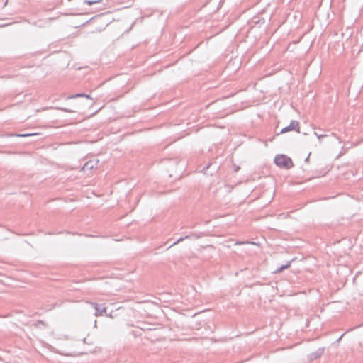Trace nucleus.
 Masks as SVG:
<instances>
[{"label": "nucleus", "mask_w": 363, "mask_h": 363, "mask_svg": "<svg viewBox=\"0 0 363 363\" xmlns=\"http://www.w3.org/2000/svg\"><path fill=\"white\" fill-rule=\"evenodd\" d=\"M274 161L277 167L284 169H290L294 165L291 158L284 154L277 155Z\"/></svg>", "instance_id": "nucleus-1"}, {"label": "nucleus", "mask_w": 363, "mask_h": 363, "mask_svg": "<svg viewBox=\"0 0 363 363\" xmlns=\"http://www.w3.org/2000/svg\"><path fill=\"white\" fill-rule=\"evenodd\" d=\"M95 309V316L108 315L106 314V307L104 304H98L94 302L89 303Z\"/></svg>", "instance_id": "nucleus-2"}, {"label": "nucleus", "mask_w": 363, "mask_h": 363, "mask_svg": "<svg viewBox=\"0 0 363 363\" xmlns=\"http://www.w3.org/2000/svg\"><path fill=\"white\" fill-rule=\"evenodd\" d=\"M291 130H295L296 132H299L298 122H297L296 121H291L290 125L288 127L283 128L280 133H286L287 131H291Z\"/></svg>", "instance_id": "nucleus-3"}, {"label": "nucleus", "mask_w": 363, "mask_h": 363, "mask_svg": "<svg viewBox=\"0 0 363 363\" xmlns=\"http://www.w3.org/2000/svg\"><path fill=\"white\" fill-rule=\"evenodd\" d=\"M200 236L196 234H191V235H186L184 237L179 238L177 239L176 241H174L170 246L174 245L182 241H183L184 239H198Z\"/></svg>", "instance_id": "nucleus-4"}, {"label": "nucleus", "mask_w": 363, "mask_h": 363, "mask_svg": "<svg viewBox=\"0 0 363 363\" xmlns=\"http://www.w3.org/2000/svg\"><path fill=\"white\" fill-rule=\"evenodd\" d=\"M290 265H291V261H288V262H286V263L285 264H283L281 267H279V268L274 270V273H279V272H282L284 269L289 268L290 267Z\"/></svg>", "instance_id": "nucleus-5"}, {"label": "nucleus", "mask_w": 363, "mask_h": 363, "mask_svg": "<svg viewBox=\"0 0 363 363\" xmlns=\"http://www.w3.org/2000/svg\"><path fill=\"white\" fill-rule=\"evenodd\" d=\"M36 135L35 133L34 134H20V135H18L17 136L18 137H26V136H30V135Z\"/></svg>", "instance_id": "nucleus-6"}, {"label": "nucleus", "mask_w": 363, "mask_h": 363, "mask_svg": "<svg viewBox=\"0 0 363 363\" xmlns=\"http://www.w3.org/2000/svg\"><path fill=\"white\" fill-rule=\"evenodd\" d=\"M76 96H85V95L83 94H77ZM86 97L89 98V95H86Z\"/></svg>", "instance_id": "nucleus-7"}]
</instances>
